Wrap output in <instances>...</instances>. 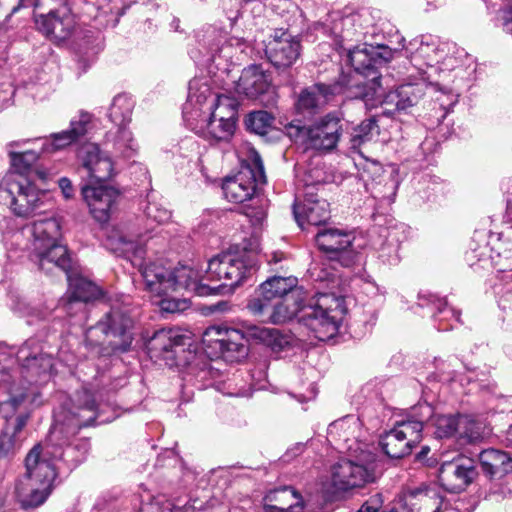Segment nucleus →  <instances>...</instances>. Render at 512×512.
<instances>
[{
  "label": "nucleus",
  "instance_id": "obj_31",
  "mask_svg": "<svg viewBox=\"0 0 512 512\" xmlns=\"http://www.w3.org/2000/svg\"><path fill=\"white\" fill-rule=\"evenodd\" d=\"M410 512H442L443 496L436 485H422L409 489L404 496Z\"/></svg>",
  "mask_w": 512,
  "mask_h": 512
},
{
  "label": "nucleus",
  "instance_id": "obj_40",
  "mask_svg": "<svg viewBox=\"0 0 512 512\" xmlns=\"http://www.w3.org/2000/svg\"><path fill=\"white\" fill-rule=\"evenodd\" d=\"M246 337L255 343L263 344L274 352H279L290 345L291 337L276 328L250 325L246 328Z\"/></svg>",
  "mask_w": 512,
  "mask_h": 512
},
{
  "label": "nucleus",
  "instance_id": "obj_61",
  "mask_svg": "<svg viewBox=\"0 0 512 512\" xmlns=\"http://www.w3.org/2000/svg\"><path fill=\"white\" fill-rule=\"evenodd\" d=\"M87 4H91L102 14L112 13L113 8L110 0H86Z\"/></svg>",
  "mask_w": 512,
  "mask_h": 512
},
{
  "label": "nucleus",
  "instance_id": "obj_47",
  "mask_svg": "<svg viewBox=\"0 0 512 512\" xmlns=\"http://www.w3.org/2000/svg\"><path fill=\"white\" fill-rule=\"evenodd\" d=\"M238 102L236 99L227 95H217L214 99L213 108L207 113L216 121H224L236 126Z\"/></svg>",
  "mask_w": 512,
  "mask_h": 512
},
{
  "label": "nucleus",
  "instance_id": "obj_53",
  "mask_svg": "<svg viewBox=\"0 0 512 512\" xmlns=\"http://www.w3.org/2000/svg\"><path fill=\"white\" fill-rule=\"evenodd\" d=\"M274 123V117L267 111L251 112L246 119L247 128L258 135L267 134Z\"/></svg>",
  "mask_w": 512,
  "mask_h": 512
},
{
  "label": "nucleus",
  "instance_id": "obj_49",
  "mask_svg": "<svg viewBox=\"0 0 512 512\" xmlns=\"http://www.w3.org/2000/svg\"><path fill=\"white\" fill-rule=\"evenodd\" d=\"M297 278L274 276L261 284L265 293H269L275 300L287 297L294 290H302L297 287Z\"/></svg>",
  "mask_w": 512,
  "mask_h": 512
},
{
  "label": "nucleus",
  "instance_id": "obj_27",
  "mask_svg": "<svg viewBox=\"0 0 512 512\" xmlns=\"http://www.w3.org/2000/svg\"><path fill=\"white\" fill-rule=\"evenodd\" d=\"M82 196L95 220L105 223L110 218V212L118 198V192L110 186L85 185L82 187Z\"/></svg>",
  "mask_w": 512,
  "mask_h": 512
},
{
  "label": "nucleus",
  "instance_id": "obj_51",
  "mask_svg": "<svg viewBox=\"0 0 512 512\" xmlns=\"http://www.w3.org/2000/svg\"><path fill=\"white\" fill-rule=\"evenodd\" d=\"M275 301L276 300L269 293H265L260 285L254 295L248 300L246 308L253 316L263 317L269 311L272 312Z\"/></svg>",
  "mask_w": 512,
  "mask_h": 512
},
{
  "label": "nucleus",
  "instance_id": "obj_33",
  "mask_svg": "<svg viewBox=\"0 0 512 512\" xmlns=\"http://www.w3.org/2000/svg\"><path fill=\"white\" fill-rule=\"evenodd\" d=\"M269 76L256 65L249 66L242 71L236 83V91L248 98H258L272 93Z\"/></svg>",
  "mask_w": 512,
  "mask_h": 512
},
{
  "label": "nucleus",
  "instance_id": "obj_55",
  "mask_svg": "<svg viewBox=\"0 0 512 512\" xmlns=\"http://www.w3.org/2000/svg\"><path fill=\"white\" fill-rule=\"evenodd\" d=\"M157 305L163 312L176 313L186 310L189 307V302L185 299H178L169 297L168 294L158 297Z\"/></svg>",
  "mask_w": 512,
  "mask_h": 512
},
{
  "label": "nucleus",
  "instance_id": "obj_4",
  "mask_svg": "<svg viewBox=\"0 0 512 512\" xmlns=\"http://www.w3.org/2000/svg\"><path fill=\"white\" fill-rule=\"evenodd\" d=\"M380 476V462L371 447L351 450L331 469V483L339 491L362 488Z\"/></svg>",
  "mask_w": 512,
  "mask_h": 512
},
{
  "label": "nucleus",
  "instance_id": "obj_26",
  "mask_svg": "<svg viewBox=\"0 0 512 512\" xmlns=\"http://www.w3.org/2000/svg\"><path fill=\"white\" fill-rule=\"evenodd\" d=\"M170 280L173 282L170 292L184 289L198 296H211L223 289V286H212L206 283L205 274L202 275L198 270L187 266L171 269Z\"/></svg>",
  "mask_w": 512,
  "mask_h": 512
},
{
  "label": "nucleus",
  "instance_id": "obj_62",
  "mask_svg": "<svg viewBox=\"0 0 512 512\" xmlns=\"http://www.w3.org/2000/svg\"><path fill=\"white\" fill-rule=\"evenodd\" d=\"M13 95L11 89L0 91V110L9 105V101Z\"/></svg>",
  "mask_w": 512,
  "mask_h": 512
},
{
  "label": "nucleus",
  "instance_id": "obj_19",
  "mask_svg": "<svg viewBox=\"0 0 512 512\" xmlns=\"http://www.w3.org/2000/svg\"><path fill=\"white\" fill-rule=\"evenodd\" d=\"M476 475L473 461L458 455L452 460L442 461L438 477L447 491L457 493L464 490Z\"/></svg>",
  "mask_w": 512,
  "mask_h": 512
},
{
  "label": "nucleus",
  "instance_id": "obj_13",
  "mask_svg": "<svg viewBox=\"0 0 512 512\" xmlns=\"http://www.w3.org/2000/svg\"><path fill=\"white\" fill-rule=\"evenodd\" d=\"M406 50L411 54L410 61L419 71L421 78H426L427 73L431 74V82H434V75L442 69H454L452 56L443 58V50L434 42L424 41L423 37L415 38L409 42Z\"/></svg>",
  "mask_w": 512,
  "mask_h": 512
},
{
  "label": "nucleus",
  "instance_id": "obj_52",
  "mask_svg": "<svg viewBox=\"0 0 512 512\" xmlns=\"http://www.w3.org/2000/svg\"><path fill=\"white\" fill-rule=\"evenodd\" d=\"M432 424L435 427V435L438 438H450L458 436L459 415H435Z\"/></svg>",
  "mask_w": 512,
  "mask_h": 512
},
{
  "label": "nucleus",
  "instance_id": "obj_3",
  "mask_svg": "<svg viewBox=\"0 0 512 512\" xmlns=\"http://www.w3.org/2000/svg\"><path fill=\"white\" fill-rule=\"evenodd\" d=\"M392 58V51L386 46L363 45L348 52V59L354 70L365 77H370L356 86L355 98L361 99L367 108L374 107L383 95L381 74L378 67Z\"/></svg>",
  "mask_w": 512,
  "mask_h": 512
},
{
  "label": "nucleus",
  "instance_id": "obj_15",
  "mask_svg": "<svg viewBox=\"0 0 512 512\" xmlns=\"http://www.w3.org/2000/svg\"><path fill=\"white\" fill-rule=\"evenodd\" d=\"M133 107L134 101L131 97L119 94L114 97L109 110L110 120L118 126L114 142L115 151L125 158L131 157L137 150V143L132 136V132L127 128V124L131 120Z\"/></svg>",
  "mask_w": 512,
  "mask_h": 512
},
{
  "label": "nucleus",
  "instance_id": "obj_64",
  "mask_svg": "<svg viewBox=\"0 0 512 512\" xmlns=\"http://www.w3.org/2000/svg\"><path fill=\"white\" fill-rule=\"evenodd\" d=\"M504 441L507 446L512 447V425L506 431Z\"/></svg>",
  "mask_w": 512,
  "mask_h": 512
},
{
  "label": "nucleus",
  "instance_id": "obj_16",
  "mask_svg": "<svg viewBox=\"0 0 512 512\" xmlns=\"http://www.w3.org/2000/svg\"><path fill=\"white\" fill-rule=\"evenodd\" d=\"M429 84H432L431 74L427 73L426 78L401 84L395 90L388 92L382 101L384 105L382 114L389 117L394 112H407L419 103Z\"/></svg>",
  "mask_w": 512,
  "mask_h": 512
},
{
  "label": "nucleus",
  "instance_id": "obj_63",
  "mask_svg": "<svg viewBox=\"0 0 512 512\" xmlns=\"http://www.w3.org/2000/svg\"><path fill=\"white\" fill-rule=\"evenodd\" d=\"M504 29L506 32L512 34V6L505 11Z\"/></svg>",
  "mask_w": 512,
  "mask_h": 512
},
{
  "label": "nucleus",
  "instance_id": "obj_5",
  "mask_svg": "<svg viewBox=\"0 0 512 512\" xmlns=\"http://www.w3.org/2000/svg\"><path fill=\"white\" fill-rule=\"evenodd\" d=\"M0 204L19 217L42 213L51 205L48 193L21 173H7L0 182Z\"/></svg>",
  "mask_w": 512,
  "mask_h": 512
},
{
  "label": "nucleus",
  "instance_id": "obj_59",
  "mask_svg": "<svg viewBox=\"0 0 512 512\" xmlns=\"http://www.w3.org/2000/svg\"><path fill=\"white\" fill-rule=\"evenodd\" d=\"M245 215L249 218L251 225L255 229H259L266 218V213L262 209L249 210L245 213Z\"/></svg>",
  "mask_w": 512,
  "mask_h": 512
},
{
  "label": "nucleus",
  "instance_id": "obj_35",
  "mask_svg": "<svg viewBox=\"0 0 512 512\" xmlns=\"http://www.w3.org/2000/svg\"><path fill=\"white\" fill-rule=\"evenodd\" d=\"M265 502L262 512H302L304 508L300 494L292 487L270 491Z\"/></svg>",
  "mask_w": 512,
  "mask_h": 512
},
{
  "label": "nucleus",
  "instance_id": "obj_30",
  "mask_svg": "<svg viewBox=\"0 0 512 512\" xmlns=\"http://www.w3.org/2000/svg\"><path fill=\"white\" fill-rule=\"evenodd\" d=\"M43 250V255L38 250L31 251V259L40 270L46 273H52L56 269L63 271L65 274L70 272L72 267L71 258L65 245L57 241L45 246Z\"/></svg>",
  "mask_w": 512,
  "mask_h": 512
},
{
  "label": "nucleus",
  "instance_id": "obj_54",
  "mask_svg": "<svg viewBox=\"0 0 512 512\" xmlns=\"http://www.w3.org/2000/svg\"><path fill=\"white\" fill-rule=\"evenodd\" d=\"M145 215L148 221L158 224L166 223L171 218V212L161 203L155 201L148 202L145 208Z\"/></svg>",
  "mask_w": 512,
  "mask_h": 512
},
{
  "label": "nucleus",
  "instance_id": "obj_41",
  "mask_svg": "<svg viewBox=\"0 0 512 512\" xmlns=\"http://www.w3.org/2000/svg\"><path fill=\"white\" fill-rule=\"evenodd\" d=\"M18 360L22 363L23 368L34 376L50 375L53 371V358L46 354H39L38 352H30V344L25 343L17 353Z\"/></svg>",
  "mask_w": 512,
  "mask_h": 512
},
{
  "label": "nucleus",
  "instance_id": "obj_29",
  "mask_svg": "<svg viewBox=\"0 0 512 512\" xmlns=\"http://www.w3.org/2000/svg\"><path fill=\"white\" fill-rule=\"evenodd\" d=\"M366 172L371 173V190L374 197L393 202L400 185L399 171L395 167L384 170L377 162H371Z\"/></svg>",
  "mask_w": 512,
  "mask_h": 512
},
{
  "label": "nucleus",
  "instance_id": "obj_50",
  "mask_svg": "<svg viewBox=\"0 0 512 512\" xmlns=\"http://www.w3.org/2000/svg\"><path fill=\"white\" fill-rule=\"evenodd\" d=\"M490 259L498 271H512V241L500 237L491 248Z\"/></svg>",
  "mask_w": 512,
  "mask_h": 512
},
{
  "label": "nucleus",
  "instance_id": "obj_60",
  "mask_svg": "<svg viewBox=\"0 0 512 512\" xmlns=\"http://www.w3.org/2000/svg\"><path fill=\"white\" fill-rule=\"evenodd\" d=\"M59 187L65 199H70L74 195L73 185L67 177H62L58 181Z\"/></svg>",
  "mask_w": 512,
  "mask_h": 512
},
{
  "label": "nucleus",
  "instance_id": "obj_21",
  "mask_svg": "<svg viewBox=\"0 0 512 512\" xmlns=\"http://www.w3.org/2000/svg\"><path fill=\"white\" fill-rule=\"evenodd\" d=\"M92 115L81 111L78 116L70 121V127L67 130L53 133L49 138H35L34 142L41 143V151L53 153L72 145L84 137L91 128Z\"/></svg>",
  "mask_w": 512,
  "mask_h": 512
},
{
  "label": "nucleus",
  "instance_id": "obj_22",
  "mask_svg": "<svg viewBox=\"0 0 512 512\" xmlns=\"http://www.w3.org/2000/svg\"><path fill=\"white\" fill-rule=\"evenodd\" d=\"M319 249L329 255L330 259L339 260L348 266L353 260V254L349 251L354 236L344 230L329 228L319 231L315 237Z\"/></svg>",
  "mask_w": 512,
  "mask_h": 512
},
{
  "label": "nucleus",
  "instance_id": "obj_25",
  "mask_svg": "<svg viewBox=\"0 0 512 512\" xmlns=\"http://www.w3.org/2000/svg\"><path fill=\"white\" fill-rule=\"evenodd\" d=\"M216 96L206 82L200 79L191 80L187 102L183 107V119L186 124L207 115L213 108Z\"/></svg>",
  "mask_w": 512,
  "mask_h": 512
},
{
  "label": "nucleus",
  "instance_id": "obj_46",
  "mask_svg": "<svg viewBox=\"0 0 512 512\" xmlns=\"http://www.w3.org/2000/svg\"><path fill=\"white\" fill-rule=\"evenodd\" d=\"M458 429L459 439H462L467 443L481 441L487 434H489V430L485 423L471 415H459Z\"/></svg>",
  "mask_w": 512,
  "mask_h": 512
},
{
  "label": "nucleus",
  "instance_id": "obj_9",
  "mask_svg": "<svg viewBox=\"0 0 512 512\" xmlns=\"http://www.w3.org/2000/svg\"><path fill=\"white\" fill-rule=\"evenodd\" d=\"M56 437L55 429L43 446L36 445L30 450L25 459L26 473L23 479L33 481V484L47 482L53 486V481L56 478L55 461L61 460L73 452L72 447H67L64 450L61 446L52 443Z\"/></svg>",
  "mask_w": 512,
  "mask_h": 512
},
{
  "label": "nucleus",
  "instance_id": "obj_23",
  "mask_svg": "<svg viewBox=\"0 0 512 512\" xmlns=\"http://www.w3.org/2000/svg\"><path fill=\"white\" fill-rule=\"evenodd\" d=\"M266 53L275 67L288 68L301 54L300 40L287 31L277 30L267 46Z\"/></svg>",
  "mask_w": 512,
  "mask_h": 512
},
{
  "label": "nucleus",
  "instance_id": "obj_37",
  "mask_svg": "<svg viewBox=\"0 0 512 512\" xmlns=\"http://www.w3.org/2000/svg\"><path fill=\"white\" fill-rule=\"evenodd\" d=\"M196 134L215 141H227L234 133L235 127L231 123L216 121L213 117L205 115L187 124Z\"/></svg>",
  "mask_w": 512,
  "mask_h": 512
},
{
  "label": "nucleus",
  "instance_id": "obj_56",
  "mask_svg": "<svg viewBox=\"0 0 512 512\" xmlns=\"http://www.w3.org/2000/svg\"><path fill=\"white\" fill-rule=\"evenodd\" d=\"M429 301L438 311L437 314H434V317L437 319L438 315H443V317L439 318V321L448 320L449 318H454L457 322L460 321V312L448 307L444 299L433 296Z\"/></svg>",
  "mask_w": 512,
  "mask_h": 512
},
{
  "label": "nucleus",
  "instance_id": "obj_8",
  "mask_svg": "<svg viewBox=\"0 0 512 512\" xmlns=\"http://www.w3.org/2000/svg\"><path fill=\"white\" fill-rule=\"evenodd\" d=\"M129 305L122 301H115L108 312L86 332V340L94 344L92 337L94 332L100 330L105 336L115 340L112 343L113 352H126L130 349L133 341V317Z\"/></svg>",
  "mask_w": 512,
  "mask_h": 512
},
{
  "label": "nucleus",
  "instance_id": "obj_1",
  "mask_svg": "<svg viewBox=\"0 0 512 512\" xmlns=\"http://www.w3.org/2000/svg\"><path fill=\"white\" fill-rule=\"evenodd\" d=\"M303 290H294L287 297L274 302L268 320L273 324H283L298 317L320 341L333 338L346 313L344 298L335 294L319 293L308 304L303 305Z\"/></svg>",
  "mask_w": 512,
  "mask_h": 512
},
{
  "label": "nucleus",
  "instance_id": "obj_10",
  "mask_svg": "<svg viewBox=\"0 0 512 512\" xmlns=\"http://www.w3.org/2000/svg\"><path fill=\"white\" fill-rule=\"evenodd\" d=\"M265 181L266 176L261 157L256 151H253L250 162L243 165L236 175L224 180L222 190L228 201L242 203L251 199L257 186Z\"/></svg>",
  "mask_w": 512,
  "mask_h": 512
},
{
  "label": "nucleus",
  "instance_id": "obj_39",
  "mask_svg": "<svg viewBox=\"0 0 512 512\" xmlns=\"http://www.w3.org/2000/svg\"><path fill=\"white\" fill-rule=\"evenodd\" d=\"M246 337L255 343L263 344L274 352H279L290 345L291 337L276 328L250 325L246 328Z\"/></svg>",
  "mask_w": 512,
  "mask_h": 512
},
{
  "label": "nucleus",
  "instance_id": "obj_38",
  "mask_svg": "<svg viewBox=\"0 0 512 512\" xmlns=\"http://www.w3.org/2000/svg\"><path fill=\"white\" fill-rule=\"evenodd\" d=\"M52 488L47 482L33 484V481L21 479L16 485V494L23 508H36L46 501Z\"/></svg>",
  "mask_w": 512,
  "mask_h": 512
},
{
  "label": "nucleus",
  "instance_id": "obj_17",
  "mask_svg": "<svg viewBox=\"0 0 512 512\" xmlns=\"http://www.w3.org/2000/svg\"><path fill=\"white\" fill-rule=\"evenodd\" d=\"M299 133L305 139L306 145L320 151L333 150L341 137V120L335 115L328 114L307 128H301Z\"/></svg>",
  "mask_w": 512,
  "mask_h": 512
},
{
  "label": "nucleus",
  "instance_id": "obj_42",
  "mask_svg": "<svg viewBox=\"0 0 512 512\" xmlns=\"http://www.w3.org/2000/svg\"><path fill=\"white\" fill-rule=\"evenodd\" d=\"M30 143H35L34 139L14 141L7 145L11 166L15 169V171H11L10 173H21L25 175L24 173L36 163L40 153L34 149H24V146Z\"/></svg>",
  "mask_w": 512,
  "mask_h": 512
},
{
  "label": "nucleus",
  "instance_id": "obj_11",
  "mask_svg": "<svg viewBox=\"0 0 512 512\" xmlns=\"http://www.w3.org/2000/svg\"><path fill=\"white\" fill-rule=\"evenodd\" d=\"M29 395L21 393L19 395H13L7 401L1 403V412L6 419V424L0 433V457H8L20 448L23 441V428L29 418L28 413H20L15 418L13 414L23 405Z\"/></svg>",
  "mask_w": 512,
  "mask_h": 512
},
{
  "label": "nucleus",
  "instance_id": "obj_6",
  "mask_svg": "<svg viewBox=\"0 0 512 512\" xmlns=\"http://www.w3.org/2000/svg\"><path fill=\"white\" fill-rule=\"evenodd\" d=\"M257 258L253 252H224L209 260L205 272L206 283L223 286L221 292L212 295L232 293L245 279L257 270Z\"/></svg>",
  "mask_w": 512,
  "mask_h": 512
},
{
  "label": "nucleus",
  "instance_id": "obj_28",
  "mask_svg": "<svg viewBox=\"0 0 512 512\" xmlns=\"http://www.w3.org/2000/svg\"><path fill=\"white\" fill-rule=\"evenodd\" d=\"M79 157L82 167L90 179L102 182L111 179L114 175V164L111 157L103 153L98 145L87 144L81 149Z\"/></svg>",
  "mask_w": 512,
  "mask_h": 512
},
{
  "label": "nucleus",
  "instance_id": "obj_20",
  "mask_svg": "<svg viewBox=\"0 0 512 512\" xmlns=\"http://www.w3.org/2000/svg\"><path fill=\"white\" fill-rule=\"evenodd\" d=\"M361 434V423L359 418L348 415L331 423L328 427V441L342 453L351 452L357 448L370 447L367 443L358 439Z\"/></svg>",
  "mask_w": 512,
  "mask_h": 512
},
{
  "label": "nucleus",
  "instance_id": "obj_18",
  "mask_svg": "<svg viewBox=\"0 0 512 512\" xmlns=\"http://www.w3.org/2000/svg\"><path fill=\"white\" fill-rule=\"evenodd\" d=\"M189 340L179 329L163 328L157 330L146 342L147 352L151 359L163 360L168 366L176 364L177 348L186 345Z\"/></svg>",
  "mask_w": 512,
  "mask_h": 512
},
{
  "label": "nucleus",
  "instance_id": "obj_24",
  "mask_svg": "<svg viewBox=\"0 0 512 512\" xmlns=\"http://www.w3.org/2000/svg\"><path fill=\"white\" fill-rule=\"evenodd\" d=\"M303 202L296 201L293 205L294 217L300 227L307 222L318 226L330 217L329 203L313 192L314 186H307Z\"/></svg>",
  "mask_w": 512,
  "mask_h": 512
},
{
  "label": "nucleus",
  "instance_id": "obj_45",
  "mask_svg": "<svg viewBox=\"0 0 512 512\" xmlns=\"http://www.w3.org/2000/svg\"><path fill=\"white\" fill-rule=\"evenodd\" d=\"M246 44L239 38L232 37L226 40L220 47L212 53L211 60L218 69H221L222 61L234 64L242 59L245 53Z\"/></svg>",
  "mask_w": 512,
  "mask_h": 512
},
{
  "label": "nucleus",
  "instance_id": "obj_44",
  "mask_svg": "<svg viewBox=\"0 0 512 512\" xmlns=\"http://www.w3.org/2000/svg\"><path fill=\"white\" fill-rule=\"evenodd\" d=\"M479 461L483 471L489 475L508 473L512 470V459L505 453L496 449H487L480 453Z\"/></svg>",
  "mask_w": 512,
  "mask_h": 512
},
{
  "label": "nucleus",
  "instance_id": "obj_32",
  "mask_svg": "<svg viewBox=\"0 0 512 512\" xmlns=\"http://www.w3.org/2000/svg\"><path fill=\"white\" fill-rule=\"evenodd\" d=\"M25 231L31 237V251L38 250L41 254L45 246L61 238L60 223L53 216L34 221L25 228Z\"/></svg>",
  "mask_w": 512,
  "mask_h": 512
},
{
  "label": "nucleus",
  "instance_id": "obj_58",
  "mask_svg": "<svg viewBox=\"0 0 512 512\" xmlns=\"http://www.w3.org/2000/svg\"><path fill=\"white\" fill-rule=\"evenodd\" d=\"M383 499L380 494H376L368 499L359 509L358 512H378L382 507Z\"/></svg>",
  "mask_w": 512,
  "mask_h": 512
},
{
  "label": "nucleus",
  "instance_id": "obj_2",
  "mask_svg": "<svg viewBox=\"0 0 512 512\" xmlns=\"http://www.w3.org/2000/svg\"><path fill=\"white\" fill-rule=\"evenodd\" d=\"M104 246L118 256L127 258L138 269L144 282V288L152 297H161L170 293L172 281L171 269L162 261L146 258V249L142 239H127L119 231H112L104 242Z\"/></svg>",
  "mask_w": 512,
  "mask_h": 512
},
{
  "label": "nucleus",
  "instance_id": "obj_57",
  "mask_svg": "<svg viewBox=\"0 0 512 512\" xmlns=\"http://www.w3.org/2000/svg\"><path fill=\"white\" fill-rule=\"evenodd\" d=\"M35 0H0V7L8 11V16L16 13L21 7L34 6Z\"/></svg>",
  "mask_w": 512,
  "mask_h": 512
},
{
  "label": "nucleus",
  "instance_id": "obj_36",
  "mask_svg": "<svg viewBox=\"0 0 512 512\" xmlns=\"http://www.w3.org/2000/svg\"><path fill=\"white\" fill-rule=\"evenodd\" d=\"M75 402L76 404L69 412L71 414L68 419L69 426L73 429H80L92 425L98 417L92 394L86 390L78 392Z\"/></svg>",
  "mask_w": 512,
  "mask_h": 512
},
{
  "label": "nucleus",
  "instance_id": "obj_7",
  "mask_svg": "<svg viewBox=\"0 0 512 512\" xmlns=\"http://www.w3.org/2000/svg\"><path fill=\"white\" fill-rule=\"evenodd\" d=\"M35 26L51 41L60 43L73 33L76 21L61 0H35Z\"/></svg>",
  "mask_w": 512,
  "mask_h": 512
},
{
  "label": "nucleus",
  "instance_id": "obj_48",
  "mask_svg": "<svg viewBox=\"0 0 512 512\" xmlns=\"http://www.w3.org/2000/svg\"><path fill=\"white\" fill-rule=\"evenodd\" d=\"M381 116H384L382 112L363 120L359 125L353 128L350 138L351 148L357 149L379 134V126L377 123Z\"/></svg>",
  "mask_w": 512,
  "mask_h": 512
},
{
  "label": "nucleus",
  "instance_id": "obj_14",
  "mask_svg": "<svg viewBox=\"0 0 512 512\" xmlns=\"http://www.w3.org/2000/svg\"><path fill=\"white\" fill-rule=\"evenodd\" d=\"M424 420H407L397 423L386 432L380 440V445L390 458H402L409 455L414 445L422 438Z\"/></svg>",
  "mask_w": 512,
  "mask_h": 512
},
{
  "label": "nucleus",
  "instance_id": "obj_43",
  "mask_svg": "<svg viewBox=\"0 0 512 512\" xmlns=\"http://www.w3.org/2000/svg\"><path fill=\"white\" fill-rule=\"evenodd\" d=\"M66 276L69 283V306L77 302L95 300L102 294L101 289L90 280L79 275H72L70 272Z\"/></svg>",
  "mask_w": 512,
  "mask_h": 512
},
{
  "label": "nucleus",
  "instance_id": "obj_34",
  "mask_svg": "<svg viewBox=\"0 0 512 512\" xmlns=\"http://www.w3.org/2000/svg\"><path fill=\"white\" fill-rule=\"evenodd\" d=\"M331 94L329 86L314 84L300 92L295 102V109L303 117H311L326 105Z\"/></svg>",
  "mask_w": 512,
  "mask_h": 512
},
{
  "label": "nucleus",
  "instance_id": "obj_12",
  "mask_svg": "<svg viewBox=\"0 0 512 512\" xmlns=\"http://www.w3.org/2000/svg\"><path fill=\"white\" fill-rule=\"evenodd\" d=\"M203 343L226 362H240L248 355L244 334L237 329L211 326L203 334Z\"/></svg>",
  "mask_w": 512,
  "mask_h": 512
}]
</instances>
